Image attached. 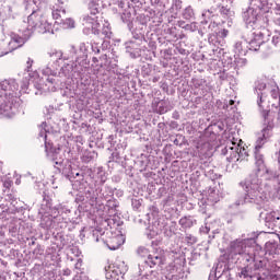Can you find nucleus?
Instances as JSON below:
<instances>
[{"label": "nucleus", "mask_w": 280, "mask_h": 280, "mask_svg": "<svg viewBox=\"0 0 280 280\" xmlns=\"http://www.w3.org/2000/svg\"><path fill=\"white\" fill-rule=\"evenodd\" d=\"M49 132L47 131V122H43L39 127V139L45 142L46 153L49 161L55 163V167L61 172L62 176L68 178L72 183V189L74 191H82L86 187V180L84 174L73 168L69 160H63L60 155V147L56 148L51 145V142L47 141Z\"/></svg>", "instance_id": "1"}, {"label": "nucleus", "mask_w": 280, "mask_h": 280, "mask_svg": "<svg viewBox=\"0 0 280 280\" xmlns=\"http://www.w3.org/2000/svg\"><path fill=\"white\" fill-rule=\"evenodd\" d=\"M270 10H272V3L268 0H249V7L243 12V20L252 30L269 28Z\"/></svg>", "instance_id": "2"}, {"label": "nucleus", "mask_w": 280, "mask_h": 280, "mask_svg": "<svg viewBox=\"0 0 280 280\" xmlns=\"http://www.w3.org/2000/svg\"><path fill=\"white\" fill-rule=\"evenodd\" d=\"M19 83L14 79L3 80L0 82V115L2 117H12L19 110Z\"/></svg>", "instance_id": "3"}, {"label": "nucleus", "mask_w": 280, "mask_h": 280, "mask_svg": "<svg viewBox=\"0 0 280 280\" xmlns=\"http://www.w3.org/2000/svg\"><path fill=\"white\" fill-rule=\"evenodd\" d=\"M78 191L75 202H90L92 207L97 205L100 200H107V198L113 196V188L108 186L102 187L97 184V180L92 184L86 182L85 187Z\"/></svg>", "instance_id": "4"}, {"label": "nucleus", "mask_w": 280, "mask_h": 280, "mask_svg": "<svg viewBox=\"0 0 280 280\" xmlns=\"http://www.w3.org/2000/svg\"><path fill=\"white\" fill-rule=\"evenodd\" d=\"M253 238H236L229 245V259L234 264L237 261H255V254H253Z\"/></svg>", "instance_id": "5"}, {"label": "nucleus", "mask_w": 280, "mask_h": 280, "mask_svg": "<svg viewBox=\"0 0 280 280\" xmlns=\"http://www.w3.org/2000/svg\"><path fill=\"white\" fill-rule=\"evenodd\" d=\"M22 27H25L27 32L33 35L35 32L38 34H54V27L51 23L47 22V19L43 15L40 10L33 11L27 16V21L22 23Z\"/></svg>", "instance_id": "6"}, {"label": "nucleus", "mask_w": 280, "mask_h": 280, "mask_svg": "<svg viewBox=\"0 0 280 280\" xmlns=\"http://www.w3.org/2000/svg\"><path fill=\"white\" fill-rule=\"evenodd\" d=\"M81 23L83 25V33L94 34L95 36H100V27H102V20H100V10L97 7H90V14H84L81 18Z\"/></svg>", "instance_id": "7"}, {"label": "nucleus", "mask_w": 280, "mask_h": 280, "mask_svg": "<svg viewBox=\"0 0 280 280\" xmlns=\"http://www.w3.org/2000/svg\"><path fill=\"white\" fill-rule=\"evenodd\" d=\"M69 60V56H65L62 50H51L46 55V62L42 68L43 75H58V67L62 65V62H67Z\"/></svg>", "instance_id": "8"}, {"label": "nucleus", "mask_w": 280, "mask_h": 280, "mask_svg": "<svg viewBox=\"0 0 280 280\" xmlns=\"http://www.w3.org/2000/svg\"><path fill=\"white\" fill-rule=\"evenodd\" d=\"M240 142L237 143L236 140H231L228 142L225 148L222 150V154L226 156V161L229 163H235L237 161H244L246 156H248V153L246 152V149L240 148Z\"/></svg>", "instance_id": "9"}, {"label": "nucleus", "mask_w": 280, "mask_h": 280, "mask_svg": "<svg viewBox=\"0 0 280 280\" xmlns=\"http://www.w3.org/2000/svg\"><path fill=\"white\" fill-rule=\"evenodd\" d=\"M268 36H270V27L255 28L252 39L247 42V49L249 51H259V49H264L266 46V38H268Z\"/></svg>", "instance_id": "10"}, {"label": "nucleus", "mask_w": 280, "mask_h": 280, "mask_svg": "<svg viewBox=\"0 0 280 280\" xmlns=\"http://www.w3.org/2000/svg\"><path fill=\"white\" fill-rule=\"evenodd\" d=\"M89 51H91L90 43L82 42L79 44L78 48H75V46L70 47L71 56H75L74 60H77L78 65L84 69H89Z\"/></svg>", "instance_id": "11"}, {"label": "nucleus", "mask_w": 280, "mask_h": 280, "mask_svg": "<svg viewBox=\"0 0 280 280\" xmlns=\"http://www.w3.org/2000/svg\"><path fill=\"white\" fill-rule=\"evenodd\" d=\"M40 223L39 226L49 231L56 229V217L51 215V206L47 201H43L40 209Z\"/></svg>", "instance_id": "12"}, {"label": "nucleus", "mask_w": 280, "mask_h": 280, "mask_svg": "<svg viewBox=\"0 0 280 280\" xmlns=\"http://www.w3.org/2000/svg\"><path fill=\"white\" fill-rule=\"evenodd\" d=\"M19 4L11 0H5L0 5V23L16 19Z\"/></svg>", "instance_id": "13"}, {"label": "nucleus", "mask_w": 280, "mask_h": 280, "mask_svg": "<svg viewBox=\"0 0 280 280\" xmlns=\"http://www.w3.org/2000/svg\"><path fill=\"white\" fill-rule=\"evenodd\" d=\"M229 36V31L221 30L218 33H213L208 37L209 45H212V51L214 54H221V51H224V45H226V38Z\"/></svg>", "instance_id": "14"}, {"label": "nucleus", "mask_w": 280, "mask_h": 280, "mask_svg": "<svg viewBox=\"0 0 280 280\" xmlns=\"http://www.w3.org/2000/svg\"><path fill=\"white\" fill-rule=\"evenodd\" d=\"M106 280H124V275L128 271V267L124 262L105 266Z\"/></svg>", "instance_id": "15"}, {"label": "nucleus", "mask_w": 280, "mask_h": 280, "mask_svg": "<svg viewBox=\"0 0 280 280\" xmlns=\"http://www.w3.org/2000/svg\"><path fill=\"white\" fill-rule=\"evenodd\" d=\"M160 268L161 272L151 271L150 280H172L174 278V275L178 272V267H176V262H171L165 268Z\"/></svg>", "instance_id": "16"}, {"label": "nucleus", "mask_w": 280, "mask_h": 280, "mask_svg": "<svg viewBox=\"0 0 280 280\" xmlns=\"http://www.w3.org/2000/svg\"><path fill=\"white\" fill-rule=\"evenodd\" d=\"M82 71H84V67L80 66L74 59V61L63 62L58 71V77L69 79L73 77V73H82Z\"/></svg>", "instance_id": "17"}, {"label": "nucleus", "mask_w": 280, "mask_h": 280, "mask_svg": "<svg viewBox=\"0 0 280 280\" xmlns=\"http://www.w3.org/2000/svg\"><path fill=\"white\" fill-rule=\"evenodd\" d=\"M215 279H226V280H233V277H231V270L229 269V266L224 261H219L215 266L214 271L210 272L208 280H215Z\"/></svg>", "instance_id": "18"}, {"label": "nucleus", "mask_w": 280, "mask_h": 280, "mask_svg": "<svg viewBox=\"0 0 280 280\" xmlns=\"http://www.w3.org/2000/svg\"><path fill=\"white\" fill-rule=\"evenodd\" d=\"M255 261H237L235 262L237 266L236 277L240 279H253L254 271H253V264Z\"/></svg>", "instance_id": "19"}, {"label": "nucleus", "mask_w": 280, "mask_h": 280, "mask_svg": "<svg viewBox=\"0 0 280 280\" xmlns=\"http://www.w3.org/2000/svg\"><path fill=\"white\" fill-rule=\"evenodd\" d=\"M20 33L22 35H13L11 37L10 45H12V43H15L16 44L15 49H19V47H23V45H25L26 42L30 40V38H32L33 36L32 32L26 31V28L23 26L20 28Z\"/></svg>", "instance_id": "20"}, {"label": "nucleus", "mask_w": 280, "mask_h": 280, "mask_svg": "<svg viewBox=\"0 0 280 280\" xmlns=\"http://www.w3.org/2000/svg\"><path fill=\"white\" fill-rule=\"evenodd\" d=\"M145 264L147 266H150V268H154V266L162 268L163 264H165V255L161 252L150 254L145 260Z\"/></svg>", "instance_id": "21"}, {"label": "nucleus", "mask_w": 280, "mask_h": 280, "mask_svg": "<svg viewBox=\"0 0 280 280\" xmlns=\"http://www.w3.org/2000/svg\"><path fill=\"white\" fill-rule=\"evenodd\" d=\"M252 267H253V272L258 271V276H257L258 280H264L266 279V277H268V275H270V271L266 269V261L256 260L255 256H254V262L252 264ZM260 272H262V276Z\"/></svg>", "instance_id": "22"}, {"label": "nucleus", "mask_w": 280, "mask_h": 280, "mask_svg": "<svg viewBox=\"0 0 280 280\" xmlns=\"http://www.w3.org/2000/svg\"><path fill=\"white\" fill-rule=\"evenodd\" d=\"M92 174H93L94 183L95 180H97V185H100V187H104V183H106L107 180L106 171H104V167L102 166L94 167L92 171Z\"/></svg>", "instance_id": "23"}, {"label": "nucleus", "mask_w": 280, "mask_h": 280, "mask_svg": "<svg viewBox=\"0 0 280 280\" xmlns=\"http://www.w3.org/2000/svg\"><path fill=\"white\" fill-rule=\"evenodd\" d=\"M125 242L126 237L122 234H116L109 238L107 246L109 250H117Z\"/></svg>", "instance_id": "24"}, {"label": "nucleus", "mask_w": 280, "mask_h": 280, "mask_svg": "<svg viewBox=\"0 0 280 280\" xmlns=\"http://www.w3.org/2000/svg\"><path fill=\"white\" fill-rule=\"evenodd\" d=\"M234 54L235 56H246L248 54V40L243 39L238 40L234 45Z\"/></svg>", "instance_id": "25"}, {"label": "nucleus", "mask_w": 280, "mask_h": 280, "mask_svg": "<svg viewBox=\"0 0 280 280\" xmlns=\"http://www.w3.org/2000/svg\"><path fill=\"white\" fill-rule=\"evenodd\" d=\"M125 47L131 58H139V56H141V50L139 49V44H137V42H127L125 43Z\"/></svg>", "instance_id": "26"}, {"label": "nucleus", "mask_w": 280, "mask_h": 280, "mask_svg": "<svg viewBox=\"0 0 280 280\" xmlns=\"http://www.w3.org/2000/svg\"><path fill=\"white\" fill-rule=\"evenodd\" d=\"M207 201L210 202V205H215V202H220V190L215 188H209Z\"/></svg>", "instance_id": "27"}, {"label": "nucleus", "mask_w": 280, "mask_h": 280, "mask_svg": "<svg viewBox=\"0 0 280 280\" xmlns=\"http://www.w3.org/2000/svg\"><path fill=\"white\" fill-rule=\"evenodd\" d=\"M160 233L161 229L159 228V225H156V223H154L147 229L145 235L148 240H154V237H156Z\"/></svg>", "instance_id": "28"}, {"label": "nucleus", "mask_w": 280, "mask_h": 280, "mask_svg": "<svg viewBox=\"0 0 280 280\" xmlns=\"http://www.w3.org/2000/svg\"><path fill=\"white\" fill-rule=\"evenodd\" d=\"M280 220V213L277 211L268 212L265 217L266 224H275V222Z\"/></svg>", "instance_id": "29"}, {"label": "nucleus", "mask_w": 280, "mask_h": 280, "mask_svg": "<svg viewBox=\"0 0 280 280\" xmlns=\"http://www.w3.org/2000/svg\"><path fill=\"white\" fill-rule=\"evenodd\" d=\"M179 224L183 229H191L196 224V219L192 217H184L179 220Z\"/></svg>", "instance_id": "30"}, {"label": "nucleus", "mask_w": 280, "mask_h": 280, "mask_svg": "<svg viewBox=\"0 0 280 280\" xmlns=\"http://www.w3.org/2000/svg\"><path fill=\"white\" fill-rule=\"evenodd\" d=\"M100 38H110V36H113V32L110 31V26H108V24H101L100 27Z\"/></svg>", "instance_id": "31"}, {"label": "nucleus", "mask_w": 280, "mask_h": 280, "mask_svg": "<svg viewBox=\"0 0 280 280\" xmlns=\"http://www.w3.org/2000/svg\"><path fill=\"white\" fill-rule=\"evenodd\" d=\"M59 23L63 30H73L75 27V20L71 18L61 19Z\"/></svg>", "instance_id": "32"}, {"label": "nucleus", "mask_w": 280, "mask_h": 280, "mask_svg": "<svg viewBox=\"0 0 280 280\" xmlns=\"http://www.w3.org/2000/svg\"><path fill=\"white\" fill-rule=\"evenodd\" d=\"M122 23H130L132 21V12H130V7L124 10L120 14Z\"/></svg>", "instance_id": "33"}, {"label": "nucleus", "mask_w": 280, "mask_h": 280, "mask_svg": "<svg viewBox=\"0 0 280 280\" xmlns=\"http://www.w3.org/2000/svg\"><path fill=\"white\" fill-rule=\"evenodd\" d=\"M182 16L186 21H191V19H194L196 14L194 13V9L189 5L186 9H184V11L182 12Z\"/></svg>", "instance_id": "34"}, {"label": "nucleus", "mask_w": 280, "mask_h": 280, "mask_svg": "<svg viewBox=\"0 0 280 280\" xmlns=\"http://www.w3.org/2000/svg\"><path fill=\"white\" fill-rule=\"evenodd\" d=\"M94 159H97V152L95 151H88L83 154L84 163H91V161H94Z\"/></svg>", "instance_id": "35"}, {"label": "nucleus", "mask_w": 280, "mask_h": 280, "mask_svg": "<svg viewBox=\"0 0 280 280\" xmlns=\"http://www.w3.org/2000/svg\"><path fill=\"white\" fill-rule=\"evenodd\" d=\"M272 45L280 48V28L273 30Z\"/></svg>", "instance_id": "36"}, {"label": "nucleus", "mask_w": 280, "mask_h": 280, "mask_svg": "<svg viewBox=\"0 0 280 280\" xmlns=\"http://www.w3.org/2000/svg\"><path fill=\"white\" fill-rule=\"evenodd\" d=\"M32 65H34V59L28 58L26 61V69L25 71L27 72L28 78H32V75H36V72L32 71Z\"/></svg>", "instance_id": "37"}, {"label": "nucleus", "mask_w": 280, "mask_h": 280, "mask_svg": "<svg viewBox=\"0 0 280 280\" xmlns=\"http://www.w3.org/2000/svg\"><path fill=\"white\" fill-rule=\"evenodd\" d=\"M52 10L57 12H61L62 14H67V10L65 9V3L60 0H58V2L55 5H52Z\"/></svg>", "instance_id": "38"}, {"label": "nucleus", "mask_w": 280, "mask_h": 280, "mask_svg": "<svg viewBox=\"0 0 280 280\" xmlns=\"http://www.w3.org/2000/svg\"><path fill=\"white\" fill-rule=\"evenodd\" d=\"M192 85L195 89H202L207 85V81L205 79H192Z\"/></svg>", "instance_id": "39"}, {"label": "nucleus", "mask_w": 280, "mask_h": 280, "mask_svg": "<svg viewBox=\"0 0 280 280\" xmlns=\"http://www.w3.org/2000/svg\"><path fill=\"white\" fill-rule=\"evenodd\" d=\"M101 235H104V232L102 229H94L92 231V237H93L94 242H100Z\"/></svg>", "instance_id": "40"}, {"label": "nucleus", "mask_w": 280, "mask_h": 280, "mask_svg": "<svg viewBox=\"0 0 280 280\" xmlns=\"http://www.w3.org/2000/svg\"><path fill=\"white\" fill-rule=\"evenodd\" d=\"M51 14H52V19H55V21H58V19H62L65 16V14H62V12L56 11L55 9H51Z\"/></svg>", "instance_id": "41"}, {"label": "nucleus", "mask_w": 280, "mask_h": 280, "mask_svg": "<svg viewBox=\"0 0 280 280\" xmlns=\"http://www.w3.org/2000/svg\"><path fill=\"white\" fill-rule=\"evenodd\" d=\"M185 30L187 32H196V30H198V26L196 25V22H192L190 24H186Z\"/></svg>", "instance_id": "42"}, {"label": "nucleus", "mask_w": 280, "mask_h": 280, "mask_svg": "<svg viewBox=\"0 0 280 280\" xmlns=\"http://www.w3.org/2000/svg\"><path fill=\"white\" fill-rule=\"evenodd\" d=\"M58 213H71V210L67 206L59 205L57 208Z\"/></svg>", "instance_id": "43"}, {"label": "nucleus", "mask_w": 280, "mask_h": 280, "mask_svg": "<svg viewBox=\"0 0 280 280\" xmlns=\"http://www.w3.org/2000/svg\"><path fill=\"white\" fill-rule=\"evenodd\" d=\"M90 49H92L94 54H100L101 46L97 43L90 44Z\"/></svg>", "instance_id": "44"}, {"label": "nucleus", "mask_w": 280, "mask_h": 280, "mask_svg": "<svg viewBox=\"0 0 280 280\" xmlns=\"http://www.w3.org/2000/svg\"><path fill=\"white\" fill-rule=\"evenodd\" d=\"M186 240H187L188 244H196V242H198V238H196V236H194L191 234H187Z\"/></svg>", "instance_id": "45"}, {"label": "nucleus", "mask_w": 280, "mask_h": 280, "mask_svg": "<svg viewBox=\"0 0 280 280\" xmlns=\"http://www.w3.org/2000/svg\"><path fill=\"white\" fill-rule=\"evenodd\" d=\"M173 3L176 10H180V8H183V2L180 0H173Z\"/></svg>", "instance_id": "46"}, {"label": "nucleus", "mask_w": 280, "mask_h": 280, "mask_svg": "<svg viewBox=\"0 0 280 280\" xmlns=\"http://www.w3.org/2000/svg\"><path fill=\"white\" fill-rule=\"evenodd\" d=\"M74 268H75L77 270H80V269L82 268V259H78V260H77V262H75V265H74Z\"/></svg>", "instance_id": "47"}, {"label": "nucleus", "mask_w": 280, "mask_h": 280, "mask_svg": "<svg viewBox=\"0 0 280 280\" xmlns=\"http://www.w3.org/2000/svg\"><path fill=\"white\" fill-rule=\"evenodd\" d=\"M3 186H4L7 189H10V187H12V180H10V179L4 180Z\"/></svg>", "instance_id": "48"}, {"label": "nucleus", "mask_w": 280, "mask_h": 280, "mask_svg": "<svg viewBox=\"0 0 280 280\" xmlns=\"http://www.w3.org/2000/svg\"><path fill=\"white\" fill-rule=\"evenodd\" d=\"M275 12L276 14L280 15V4L276 2V7H275Z\"/></svg>", "instance_id": "49"}, {"label": "nucleus", "mask_w": 280, "mask_h": 280, "mask_svg": "<svg viewBox=\"0 0 280 280\" xmlns=\"http://www.w3.org/2000/svg\"><path fill=\"white\" fill-rule=\"evenodd\" d=\"M275 25H277V28L276 30H280V18L276 19L273 21Z\"/></svg>", "instance_id": "50"}, {"label": "nucleus", "mask_w": 280, "mask_h": 280, "mask_svg": "<svg viewBox=\"0 0 280 280\" xmlns=\"http://www.w3.org/2000/svg\"><path fill=\"white\" fill-rule=\"evenodd\" d=\"M209 231H210V229H209V226H207V225H206L205 228H201V229H200V232H201V233H209Z\"/></svg>", "instance_id": "51"}, {"label": "nucleus", "mask_w": 280, "mask_h": 280, "mask_svg": "<svg viewBox=\"0 0 280 280\" xmlns=\"http://www.w3.org/2000/svg\"><path fill=\"white\" fill-rule=\"evenodd\" d=\"M185 25H187V24H185V21L178 22V27H182V30H185Z\"/></svg>", "instance_id": "52"}, {"label": "nucleus", "mask_w": 280, "mask_h": 280, "mask_svg": "<svg viewBox=\"0 0 280 280\" xmlns=\"http://www.w3.org/2000/svg\"><path fill=\"white\" fill-rule=\"evenodd\" d=\"M164 233L167 237H172V235H174V232H172V230L165 231Z\"/></svg>", "instance_id": "53"}, {"label": "nucleus", "mask_w": 280, "mask_h": 280, "mask_svg": "<svg viewBox=\"0 0 280 280\" xmlns=\"http://www.w3.org/2000/svg\"><path fill=\"white\" fill-rule=\"evenodd\" d=\"M47 82H49L50 84H54V82H55V79L54 78H47Z\"/></svg>", "instance_id": "54"}, {"label": "nucleus", "mask_w": 280, "mask_h": 280, "mask_svg": "<svg viewBox=\"0 0 280 280\" xmlns=\"http://www.w3.org/2000/svg\"><path fill=\"white\" fill-rule=\"evenodd\" d=\"M234 104H235V101H233V100L229 101V106H233Z\"/></svg>", "instance_id": "55"}, {"label": "nucleus", "mask_w": 280, "mask_h": 280, "mask_svg": "<svg viewBox=\"0 0 280 280\" xmlns=\"http://www.w3.org/2000/svg\"><path fill=\"white\" fill-rule=\"evenodd\" d=\"M101 67H105L106 69H108V62L101 63Z\"/></svg>", "instance_id": "56"}, {"label": "nucleus", "mask_w": 280, "mask_h": 280, "mask_svg": "<svg viewBox=\"0 0 280 280\" xmlns=\"http://www.w3.org/2000/svg\"><path fill=\"white\" fill-rule=\"evenodd\" d=\"M205 202H206L205 200H201V201L199 202V206H200V207H205Z\"/></svg>", "instance_id": "57"}, {"label": "nucleus", "mask_w": 280, "mask_h": 280, "mask_svg": "<svg viewBox=\"0 0 280 280\" xmlns=\"http://www.w3.org/2000/svg\"><path fill=\"white\" fill-rule=\"evenodd\" d=\"M92 61H93V62H97L98 60H97L96 57H93Z\"/></svg>", "instance_id": "58"}, {"label": "nucleus", "mask_w": 280, "mask_h": 280, "mask_svg": "<svg viewBox=\"0 0 280 280\" xmlns=\"http://www.w3.org/2000/svg\"><path fill=\"white\" fill-rule=\"evenodd\" d=\"M1 167H3V162L0 161V170H1Z\"/></svg>", "instance_id": "59"}, {"label": "nucleus", "mask_w": 280, "mask_h": 280, "mask_svg": "<svg viewBox=\"0 0 280 280\" xmlns=\"http://www.w3.org/2000/svg\"><path fill=\"white\" fill-rule=\"evenodd\" d=\"M102 58H103V60H106L107 56H106V55H104Z\"/></svg>", "instance_id": "60"}, {"label": "nucleus", "mask_w": 280, "mask_h": 280, "mask_svg": "<svg viewBox=\"0 0 280 280\" xmlns=\"http://www.w3.org/2000/svg\"><path fill=\"white\" fill-rule=\"evenodd\" d=\"M242 60V62H246V59H241Z\"/></svg>", "instance_id": "61"}, {"label": "nucleus", "mask_w": 280, "mask_h": 280, "mask_svg": "<svg viewBox=\"0 0 280 280\" xmlns=\"http://www.w3.org/2000/svg\"><path fill=\"white\" fill-rule=\"evenodd\" d=\"M66 275H69V271H66Z\"/></svg>", "instance_id": "62"}, {"label": "nucleus", "mask_w": 280, "mask_h": 280, "mask_svg": "<svg viewBox=\"0 0 280 280\" xmlns=\"http://www.w3.org/2000/svg\"><path fill=\"white\" fill-rule=\"evenodd\" d=\"M275 1H279V0H275Z\"/></svg>", "instance_id": "63"}]
</instances>
